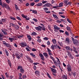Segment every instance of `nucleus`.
I'll list each match as a JSON object with an SVG mask.
<instances>
[{
    "mask_svg": "<svg viewBox=\"0 0 79 79\" xmlns=\"http://www.w3.org/2000/svg\"><path fill=\"white\" fill-rule=\"evenodd\" d=\"M54 3H55V1L54 0H52L51 1V4H53Z\"/></svg>",
    "mask_w": 79,
    "mask_h": 79,
    "instance_id": "obj_60",
    "label": "nucleus"
},
{
    "mask_svg": "<svg viewBox=\"0 0 79 79\" xmlns=\"http://www.w3.org/2000/svg\"><path fill=\"white\" fill-rule=\"evenodd\" d=\"M30 55L32 56V57H33V58H36V56H35V55L34 54V53H30Z\"/></svg>",
    "mask_w": 79,
    "mask_h": 79,
    "instance_id": "obj_20",
    "label": "nucleus"
},
{
    "mask_svg": "<svg viewBox=\"0 0 79 79\" xmlns=\"http://www.w3.org/2000/svg\"><path fill=\"white\" fill-rule=\"evenodd\" d=\"M5 75L6 76V77H7V78H8V77H9V75H8V73H5Z\"/></svg>",
    "mask_w": 79,
    "mask_h": 79,
    "instance_id": "obj_49",
    "label": "nucleus"
},
{
    "mask_svg": "<svg viewBox=\"0 0 79 79\" xmlns=\"http://www.w3.org/2000/svg\"><path fill=\"white\" fill-rule=\"evenodd\" d=\"M50 6H53L50 3H47L46 4H44V5H43L42 7H50Z\"/></svg>",
    "mask_w": 79,
    "mask_h": 79,
    "instance_id": "obj_5",
    "label": "nucleus"
},
{
    "mask_svg": "<svg viewBox=\"0 0 79 79\" xmlns=\"http://www.w3.org/2000/svg\"><path fill=\"white\" fill-rule=\"evenodd\" d=\"M64 3H65L64 5L65 6H66L68 5H71L72 3L71 2H68L67 1H65Z\"/></svg>",
    "mask_w": 79,
    "mask_h": 79,
    "instance_id": "obj_6",
    "label": "nucleus"
},
{
    "mask_svg": "<svg viewBox=\"0 0 79 79\" xmlns=\"http://www.w3.org/2000/svg\"><path fill=\"white\" fill-rule=\"evenodd\" d=\"M65 40L66 41V42H67V43H69L70 41V40L68 38V37L66 38Z\"/></svg>",
    "mask_w": 79,
    "mask_h": 79,
    "instance_id": "obj_31",
    "label": "nucleus"
},
{
    "mask_svg": "<svg viewBox=\"0 0 79 79\" xmlns=\"http://www.w3.org/2000/svg\"><path fill=\"white\" fill-rule=\"evenodd\" d=\"M21 45L23 47H25L27 46V43L25 42H22L21 43Z\"/></svg>",
    "mask_w": 79,
    "mask_h": 79,
    "instance_id": "obj_10",
    "label": "nucleus"
},
{
    "mask_svg": "<svg viewBox=\"0 0 79 79\" xmlns=\"http://www.w3.org/2000/svg\"><path fill=\"white\" fill-rule=\"evenodd\" d=\"M10 25L11 26H12L13 27H15V26L16 25L11 23H10Z\"/></svg>",
    "mask_w": 79,
    "mask_h": 79,
    "instance_id": "obj_52",
    "label": "nucleus"
},
{
    "mask_svg": "<svg viewBox=\"0 0 79 79\" xmlns=\"http://www.w3.org/2000/svg\"><path fill=\"white\" fill-rule=\"evenodd\" d=\"M66 29H67V30L68 31H71V28L69 27H68V26L67 27H66Z\"/></svg>",
    "mask_w": 79,
    "mask_h": 79,
    "instance_id": "obj_40",
    "label": "nucleus"
},
{
    "mask_svg": "<svg viewBox=\"0 0 79 79\" xmlns=\"http://www.w3.org/2000/svg\"><path fill=\"white\" fill-rule=\"evenodd\" d=\"M27 37L28 39L29 40H30L31 41V40H32V38H31V37L30 35H27Z\"/></svg>",
    "mask_w": 79,
    "mask_h": 79,
    "instance_id": "obj_29",
    "label": "nucleus"
},
{
    "mask_svg": "<svg viewBox=\"0 0 79 79\" xmlns=\"http://www.w3.org/2000/svg\"><path fill=\"white\" fill-rule=\"evenodd\" d=\"M56 59L57 60V64L58 65V66H59V68H61V67L60 66V63H61V62H60V59H59V58H57Z\"/></svg>",
    "mask_w": 79,
    "mask_h": 79,
    "instance_id": "obj_16",
    "label": "nucleus"
},
{
    "mask_svg": "<svg viewBox=\"0 0 79 79\" xmlns=\"http://www.w3.org/2000/svg\"><path fill=\"white\" fill-rule=\"evenodd\" d=\"M39 27H40V28H41V30L42 31H46V28H45V27H40V26H39Z\"/></svg>",
    "mask_w": 79,
    "mask_h": 79,
    "instance_id": "obj_26",
    "label": "nucleus"
},
{
    "mask_svg": "<svg viewBox=\"0 0 79 79\" xmlns=\"http://www.w3.org/2000/svg\"><path fill=\"white\" fill-rule=\"evenodd\" d=\"M17 19H19V20H20V21H21V19L19 17L17 16L16 17Z\"/></svg>",
    "mask_w": 79,
    "mask_h": 79,
    "instance_id": "obj_55",
    "label": "nucleus"
},
{
    "mask_svg": "<svg viewBox=\"0 0 79 79\" xmlns=\"http://www.w3.org/2000/svg\"><path fill=\"white\" fill-rule=\"evenodd\" d=\"M1 20L3 23H6V19H2Z\"/></svg>",
    "mask_w": 79,
    "mask_h": 79,
    "instance_id": "obj_33",
    "label": "nucleus"
},
{
    "mask_svg": "<svg viewBox=\"0 0 79 79\" xmlns=\"http://www.w3.org/2000/svg\"><path fill=\"white\" fill-rule=\"evenodd\" d=\"M52 15L53 17L55 18H56V19H58V16H57L56 15L53 14V13H52Z\"/></svg>",
    "mask_w": 79,
    "mask_h": 79,
    "instance_id": "obj_27",
    "label": "nucleus"
},
{
    "mask_svg": "<svg viewBox=\"0 0 79 79\" xmlns=\"http://www.w3.org/2000/svg\"><path fill=\"white\" fill-rule=\"evenodd\" d=\"M15 56H16V58L18 59V60H19L20 58H21V57H20V56L19 54L17 53L15 54Z\"/></svg>",
    "mask_w": 79,
    "mask_h": 79,
    "instance_id": "obj_18",
    "label": "nucleus"
},
{
    "mask_svg": "<svg viewBox=\"0 0 79 79\" xmlns=\"http://www.w3.org/2000/svg\"><path fill=\"white\" fill-rule=\"evenodd\" d=\"M26 57L27 58V59H28V61H30V63H33L34 62V61H33V60H32V59H31V57H29V56H26Z\"/></svg>",
    "mask_w": 79,
    "mask_h": 79,
    "instance_id": "obj_8",
    "label": "nucleus"
},
{
    "mask_svg": "<svg viewBox=\"0 0 79 79\" xmlns=\"http://www.w3.org/2000/svg\"><path fill=\"white\" fill-rule=\"evenodd\" d=\"M63 2L60 3L59 4V6H58V7H61L63 6Z\"/></svg>",
    "mask_w": 79,
    "mask_h": 79,
    "instance_id": "obj_35",
    "label": "nucleus"
},
{
    "mask_svg": "<svg viewBox=\"0 0 79 79\" xmlns=\"http://www.w3.org/2000/svg\"><path fill=\"white\" fill-rule=\"evenodd\" d=\"M54 47H55V48H56V49H57L58 48H57V46H58V45H57V44H55L54 45Z\"/></svg>",
    "mask_w": 79,
    "mask_h": 79,
    "instance_id": "obj_57",
    "label": "nucleus"
},
{
    "mask_svg": "<svg viewBox=\"0 0 79 79\" xmlns=\"http://www.w3.org/2000/svg\"><path fill=\"white\" fill-rule=\"evenodd\" d=\"M54 29H55V30H60V27H58V26L56 25H54Z\"/></svg>",
    "mask_w": 79,
    "mask_h": 79,
    "instance_id": "obj_17",
    "label": "nucleus"
},
{
    "mask_svg": "<svg viewBox=\"0 0 79 79\" xmlns=\"http://www.w3.org/2000/svg\"><path fill=\"white\" fill-rule=\"evenodd\" d=\"M4 52H5V53L7 56H9V53H8V52L7 49H5L4 50Z\"/></svg>",
    "mask_w": 79,
    "mask_h": 79,
    "instance_id": "obj_21",
    "label": "nucleus"
},
{
    "mask_svg": "<svg viewBox=\"0 0 79 79\" xmlns=\"http://www.w3.org/2000/svg\"><path fill=\"white\" fill-rule=\"evenodd\" d=\"M9 40H10V42H13V40H15V39L14 38L9 37Z\"/></svg>",
    "mask_w": 79,
    "mask_h": 79,
    "instance_id": "obj_22",
    "label": "nucleus"
},
{
    "mask_svg": "<svg viewBox=\"0 0 79 79\" xmlns=\"http://www.w3.org/2000/svg\"><path fill=\"white\" fill-rule=\"evenodd\" d=\"M43 5V4L42 3H39L36 4L37 6H41Z\"/></svg>",
    "mask_w": 79,
    "mask_h": 79,
    "instance_id": "obj_28",
    "label": "nucleus"
},
{
    "mask_svg": "<svg viewBox=\"0 0 79 79\" xmlns=\"http://www.w3.org/2000/svg\"><path fill=\"white\" fill-rule=\"evenodd\" d=\"M3 5L4 6V7H5V8H6V9H7V10H9V11H11V8H10V6H9V5L7 4H6L5 3H4Z\"/></svg>",
    "mask_w": 79,
    "mask_h": 79,
    "instance_id": "obj_2",
    "label": "nucleus"
},
{
    "mask_svg": "<svg viewBox=\"0 0 79 79\" xmlns=\"http://www.w3.org/2000/svg\"><path fill=\"white\" fill-rule=\"evenodd\" d=\"M73 43L74 45H76L77 46H79V43L77 40H76L74 41H73Z\"/></svg>",
    "mask_w": 79,
    "mask_h": 79,
    "instance_id": "obj_13",
    "label": "nucleus"
},
{
    "mask_svg": "<svg viewBox=\"0 0 79 79\" xmlns=\"http://www.w3.org/2000/svg\"><path fill=\"white\" fill-rule=\"evenodd\" d=\"M51 57L50 58V59L52 60L54 64L55 65H56L57 64V62H56V60H55V59L53 57Z\"/></svg>",
    "mask_w": 79,
    "mask_h": 79,
    "instance_id": "obj_14",
    "label": "nucleus"
},
{
    "mask_svg": "<svg viewBox=\"0 0 79 79\" xmlns=\"http://www.w3.org/2000/svg\"><path fill=\"white\" fill-rule=\"evenodd\" d=\"M32 13H34V14H37V11H36V10H32Z\"/></svg>",
    "mask_w": 79,
    "mask_h": 79,
    "instance_id": "obj_43",
    "label": "nucleus"
},
{
    "mask_svg": "<svg viewBox=\"0 0 79 79\" xmlns=\"http://www.w3.org/2000/svg\"><path fill=\"white\" fill-rule=\"evenodd\" d=\"M6 46L7 47H8V48H11V45L9 44H7L6 45Z\"/></svg>",
    "mask_w": 79,
    "mask_h": 79,
    "instance_id": "obj_30",
    "label": "nucleus"
},
{
    "mask_svg": "<svg viewBox=\"0 0 79 79\" xmlns=\"http://www.w3.org/2000/svg\"><path fill=\"white\" fill-rule=\"evenodd\" d=\"M67 53H68V55L69 57V56H71V55H72V54H71V52L69 51H67Z\"/></svg>",
    "mask_w": 79,
    "mask_h": 79,
    "instance_id": "obj_36",
    "label": "nucleus"
},
{
    "mask_svg": "<svg viewBox=\"0 0 79 79\" xmlns=\"http://www.w3.org/2000/svg\"><path fill=\"white\" fill-rule=\"evenodd\" d=\"M2 42L3 44H4V45H6V44H7V43H6L5 41H2Z\"/></svg>",
    "mask_w": 79,
    "mask_h": 79,
    "instance_id": "obj_56",
    "label": "nucleus"
},
{
    "mask_svg": "<svg viewBox=\"0 0 79 79\" xmlns=\"http://www.w3.org/2000/svg\"><path fill=\"white\" fill-rule=\"evenodd\" d=\"M69 31H70V34L72 36H73V32H72L71 30Z\"/></svg>",
    "mask_w": 79,
    "mask_h": 79,
    "instance_id": "obj_62",
    "label": "nucleus"
},
{
    "mask_svg": "<svg viewBox=\"0 0 79 79\" xmlns=\"http://www.w3.org/2000/svg\"><path fill=\"white\" fill-rule=\"evenodd\" d=\"M17 69V70L20 69V71L21 73H24V69L21 65L18 66Z\"/></svg>",
    "mask_w": 79,
    "mask_h": 79,
    "instance_id": "obj_1",
    "label": "nucleus"
},
{
    "mask_svg": "<svg viewBox=\"0 0 79 79\" xmlns=\"http://www.w3.org/2000/svg\"><path fill=\"white\" fill-rule=\"evenodd\" d=\"M20 57H23V53L22 52H20L19 53Z\"/></svg>",
    "mask_w": 79,
    "mask_h": 79,
    "instance_id": "obj_54",
    "label": "nucleus"
},
{
    "mask_svg": "<svg viewBox=\"0 0 79 79\" xmlns=\"http://www.w3.org/2000/svg\"><path fill=\"white\" fill-rule=\"evenodd\" d=\"M47 75L48 76V77L50 79H52V78H51V77H50V75H49V74L48 73H47Z\"/></svg>",
    "mask_w": 79,
    "mask_h": 79,
    "instance_id": "obj_59",
    "label": "nucleus"
},
{
    "mask_svg": "<svg viewBox=\"0 0 79 79\" xmlns=\"http://www.w3.org/2000/svg\"><path fill=\"white\" fill-rule=\"evenodd\" d=\"M67 69L69 72L71 71V66L70 64H68L67 65Z\"/></svg>",
    "mask_w": 79,
    "mask_h": 79,
    "instance_id": "obj_4",
    "label": "nucleus"
},
{
    "mask_svg": "<svg viewBox=\"0 0 79 79\" xmlns=\"http://www.w3.org/2000/svg\"><path fill=\"white\" fill-rule=\"evenodd\" d=\"M47 50L48 51V53L50 56V58H52V56L53 55V54H52V51H51V50L49 49V48H47Z\"/></svg>",
    "mask_w": 79,
    "mask_h": 79,
    "instance_id": "obj_3",
    "label": "nucleus"
},
{
    "mask_svg": "<svg viewBox=\"0 0 79 79\" xmlns=\"http://www.w3.org/2000/svg\"><path fill=\"white\" fill-rule=\"evenodd\" d=\"M50 69H51V71L53 73H56V70L55 69H54L52 67H50Z\"/></svg>",
    "mask_w": 79,
    "mask_h": 79,
    "instance_id": "obj_11",
    "label": "nucleus"
},
{
    "mask_svg": "<svg viewBox=\"0 0 79 79\" xmlns=\"http://www.w3.org/2000/svg\"><path fill=\"white\" fill-rule=\"evenodd\" d=\"M15 29H16V30H18L19 28V26L18 25H15Z\"/></svg>",
    "mask_w": 79,
    "mask_h": 79,
    "instance_id": "obj_34",
    "label": "nucleus"
},
{
    "mask_svg": "<svg viewBox=\"0 0 79 79\" xmlns=\"http://www.w3.org/2000/svg\"><path fill=\"white\" fill-rule=\"evenodd\" d=\"M65 34L66 35L68 36L69 35V33H68V32L67 31H66L65 32Z\"/></svg>",
    "mask_w": 79,
    "mask_h": 79,
    "instance_id": "obj_46",
    "label": "nucleus"
},
{
    "mask_svg": "<svg viewBox=\"0 0 79 79\" xmlns=\"http://www.w3.org/2000/svg\"><path fill=\"white\" fill-rule=\"evenodd\" d=\"M43 9L44 11H48V9L46 7H44Z\"/></svg>",
    "mask_w": 79,
    "mask_h": 79,
    "instance_id": "obj_42",
    "label": "nucleus"
},
{
    "mask_svg": "<svg viewBox=\"0 0 79 79\" xmlns=\"http://www.w3.org/2000/svg\"><path fill=\"white\" fill-rule=\"evenodd\" d=\"M62 78L63 79H68V76L64 75H63Z\"/></svg>",
    "mask_w": 79,
    "mask_h": 79,
    "instance_id": "obj_23",
    "label": "nucleus"
},
{
    "mask_svg": "<svg viewBox=\"0 0 79 79\" xmlns=\"http://www.w3.org/2000/svg\"><path fill=\"white\" fill-rule=\"evenodd\" d=\"M7 63L10 67V68H11V61H10V60L8 59L7 60Z\"/></svg>",
    "mask_w": 79,
    "mask_h": 79,
    "instance_id": "obj_19",
    "label": "nucleus"
},
{
    "mask_svg": "<svg viewBox=\"0 0 79 79\" xmlns=\"http://www.w3.org/2000/svg\"><path fill=\"white\" fill-rule=\"evenodd\" d=\"M37 34V33L35 32H33L32 33H31V35H36Z\"/></svg>",
    "mask_w": 79,
    "mask_h": 79,
    "instance_id": "obj_37",
    "label": "nucleus"
},
{
    "mask_svg": "<svg viewBox=\"0 0 79 79\" xmlns=\"http://www.w3.org/2000/svg\"><path fill=\"white\" fill-rule=\"evenodd\" d=\"M52 42H53L54 44H56V40L55 39H53L52 40Z\"/></svg>",
    "mask_w": 79,
    "mask_h": 79,
    "instance_id": "obj_25",
    "label": "nucleus"
},
{
    "mask_svg": "<svg viewBox=\"0 0 79 79\" xmlns=\"http://www.w3.org/2000/svg\"><path fill=\"white\" fill-rule=\"evenodd\" d=\"M6 3H8V4H9V3H10V0H5Z\"/></svg>",
    "mask_w": 79,
    "mask_h": 79,
    "instance_id": "obj_48",
    "label": "nucleus"
},
{
    "mask_svg": "<svg viewBox=\"0 0 79 79\" xmlns=\"http://www.w3.org/2000/svg\"><path fill=\"white\" fill-rule=\"evenodd\" d=\"M35 29L37 31H41V28L39 27H35Z\"/></svg>",
    "mask_w": 79,
    "mask_h": 79,
    "instance_id": "obj_24",
    "label": "nucleus"
},
{
    "mask_svg": "<svg viewBox=\"0 0 79 79\" xmlns=\"http://www.w3.org/2000/svg\"><path fill=\"white\" fill-rule=\"evenodd\" d=\"M10 18L11 19H12V20H13L14 21L16 20V18L15 17H13L11 16L10 17Z\"/></svg>",
    "mask_w": 79,
    "mask_h": 79,
    "instance_id": "obj_39",
    "label": "nucleus"
},
{
    "mask_svg": "<svg viewBox=\"0 0 79 79\" xmlns=\"http://www.w3.org/2000/svg\"><path fill=\"white\" fill-rule=\"evenodd\" d=\"M42 3L43 4H45V3H48V2L47 1H42Z\"/></svg>",
    "mask_w": 79,
    "mask_h": 79,
    "instance_id": "obj_61",
    "label": "nucleus"
},
{
    "mask_svg": "<svg viewBox=\"0 0 79 79\" xmlns=\"http://www.w3.org/2000/svg\"><path fill=\"white\" fill-rule=\"evenodd\" d=\"M22 16L23 18H26L27 17V15H24V14H22Z\"/></svg>",
    "mask_w": 79,
    "mask_h": 79,
    "instance_id": "obj_38",
    "label": "nucleus"
},
{
    "mask_svg": "<svg viewBox=\"0 0 79 79\" xmlns=\"http://www.w3.org/2000/svg\"><path fill=\"white\" fill-rule=\"evenodd\" d=\"M27 77L26 75H24L23 76L22 78H23V79H25V78H26Z\"/></svg>",
    "mask_w": 79,
    "mask_h": 79,
    "instance_id": "obj_63",
    "label": "nucleus"
},
{
    "mask_svg": "<svg viewBox=\"0 0 79 79\" xmlns=\"http://www.w3.org/2000/svg\"><path fill=\"white\" fill-rule=\"evenodd\" d=\"M2 31L3 32L4 34V35H7L8 34H7V30L6 29H1Z\"/></svg>",
    "mask_w": 79,
    "mask_h": 79,
    "instance_id": "obj_7",
    "label": "nucleus"
},
{
    "mask_svg": "<svg viewBox=\"0 0 79 79\" xmlns=\"http://www.w3.org/2000/svg\"><path fill=\"white\" fill-rule=\"evenodd\" d=\"M35 73L36 75H39L40 74V72L39 71H36L35 72Z\"/></svg>",
    "mask_w": 79,
    "mask_h": 79,
    "instance_id": "obj_32",
    "label": "nucleus"
},
{
    "mask_svg": "<svg viewBox=\"0 0 79 79\" xmlns=\"http://www.w3.org/2000/svg\"><path fill=\"white\" fill-rule=\"evenodd\" d=\"M19 37L20 38H23V37H24V35L23 34H21L19 35Z\"/></svg>",
    "mask_w": 79,
    "mask_h": 79,
    "instance_id": "obj_47",
    "label": "nucleus"
},
{
    "mask_svg": "<svg viewBox=\"0 0 79 79\" xmlns=\"http://www.w3.org/2000/svg\"><path fill=\"white\" fill-rule=\"evenodd\" d=\"M15 8L16 10H18V6L16 5V4H15Z\"/></svg>",
    "mask_w": 79,
    "mask_h": 79,
    "instance_id": "obj_53",
    "label": "nucleus"
},
{
    "mask_svg": "<svg viewBox=\"0 0 79 79\" xmlns=\"http://www.w3.org/2000/svg\"><path fill=\"white\" fill-rule=\"evenodd\" d=\"M65 48L66 50H70V51H73V49L70 48L69 46H66Z\"/></svg>",
    "mask_w": 79,
    "mask_h": 79,
    "instance_id": "obj_12",
    "label": "nucleus"
},
{
    "mask_svg": "<svg viewBox=\"0 0 79 79\" xmlns=\"http://www.w3.org/2000/svg\"><path fill=\"white\" fill-rule=\"evenodd\" d=\"M51 48L52 50H55V47L53 45H52L51 46Z\"/></svg>",
    "mask_w": 79,
    "mask_h": 79,
    "instance_id": "obj_44",
    "label": "nucleus"
},
{
    "mask_svg": "<svg viewBox=\"0 0 79 79\" xmlns=\"http://www.w3.org/2000/svg\"><path fill=\"white\" fill-rule=\"evenodd\" d=\"M32 20H33V21H34L35 22H37L38 21L37 19H36L34 18Z\"/></svg>",
    "mask_w": 79,
    "mask_h": 79,
    "instance_id": "obj_64",
    "label": "nucleus"
},
{
    "mask_svg": "<svg viewBox=\"0 0 79 79\" xmlns=\"http://www.w3.org/2000/svg\"><path fill=\"white\" fill-rule=\"evenodd\" d=\"M37 41L38 42L40 43L41 42V39H38V40H37Z\"/></svg>",
    "mask_w": 79,
    "mask_h": 79,
    "instance_id": "obj_58",
    "label": "nucleus"
},
{
    "mask_svg": "<svg viewBox=\"0 0 79 79\" xmlns=\"http://www.w3.org/2000/svg\"><path fill=\"white\" fill-rule=\"evenodd\" d=\"M43 39L44 40H48L49 39V38L47 37H45L43 38Z\"/></svg>",
    "mask_w": 79,
    "mask_h": 79,
    "instance_id": "obj_41",
    "label": "nucleus"
},
{
    "mask_svg": "<svg viewBox=\"0 0 79 79\" xmlns=\"http://www.w3.org/2000/svg\"><path fill=\"white\" fill-rule=\"evenodd\" d=\"M58 43L60 46H62V45H63V43H62V42H60V41H58Z\"/></svg>",
    "mask_w": 79,
    "mask_h": 79,
    "instance_id": "obj_45",
    "label": "nucleus"
},
{
    "mask_svg": "<svg viewBox=\"0 0 79 79\" xmlns=\"http://www.w3.org/2000/svg\"><path fill=\"white\" fill-rule=\"evenodd\" d=\"M69 58H71V59H74V57L73 56V55H71L70 56H69Z\"/></svg>",
    "mask_w": 79,
    "mask_h": 79,
    "instance_id": "obj_51",
    "label": "nucleus"
},
{
    "mask_svg": "<svg viewBox=\"0 0 79 79\" xmlns=\"http://www.w3.org/2000/svg\"><path fill=\"white\" fill-rule=\"evenodd\" d=\"M31 51H32L33 52H35L37 51V49H36L35 48H33L32 49Z\"/></svg>",
    "mask_w": 79,
    "mask_h": 79,
    "instance_id": "obj_50",
    "label": "nucleus"
},
{
    "mask_svg": "<svg viewBox=\"0 0 79 79\" xmlns=\"http://www.w3.org/2000/svg\"><path fill=\"white\" fill-rule=\"evenodd\" d=\"M43 55L46 58H48L49 57L48 54L47 52H44L43 53Z\"/></svg>",
    "mask_w": 79,
    "mask_h": 79,
    "instance_id": "obj_15",
    "label": "nucleus"
},
{
    "mask_svg": "<svg viewBox=\"0 0 79 79\" xmlns=\"http://www.w3.org/2000/svg\"><path fill=\"white\" fill-rule=\"evenodd\" d=\"M39 56H40V58L42 60V61H44V60H45V59L44 58V56H43V54H42L40 53L39 54Z\"/></svg>",
    "mask_w": 79,
    "mask_h": 79,
    "instance_id": "obj_9",
    "label": "nucleus"
}]
</instances>
